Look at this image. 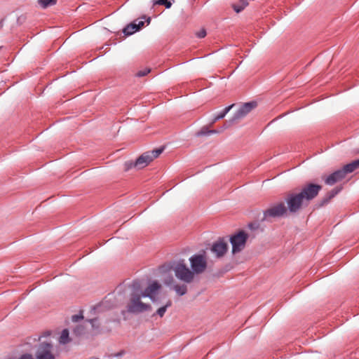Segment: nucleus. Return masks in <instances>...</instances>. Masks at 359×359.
Segmentation results:
<instances>
[{"label": "nucleus", "mask_w": 359, "mask_h": 359, "mask_svg": "<svg viewBox=\"0 0 359 359\" xmlns=\"http://www.w3.org/2000/svg\"><path fill=\"white\" fill-rule=\"evenodd\" d=\"M83 318V316L82 315V313H79V314H76V315H74L72 316V320L73 322H78L79 320H81Z\"/></svg>", "instance_id": "nucleus-30"}, {"label": "nucleus", "mask_w": 359, "mask_h": 359, "mask_svg": "<svg viewBox=\"0 0 359 359\" xmlns=\"http://www.w3.org/2000/svg\"><path fill=\"white\" fill-rule=\"evenodd\" d=\"M171 306H172V302H171V300L168 299L163 306L160 307L156 311V312L152 315V316L154 317L156 315H157L161 318L163 317L168 308L170 307Z\"/></svg>", "instance_id": "nucleus-15"}, {"label": "nucleus", "mask_w": 359, "mask_h": 359, "mask_svg": "<svg viewBox=\"0 0 359 359\" xmlns=\"http://www.w3.org/2000/svg\"><path fill=\"white\" fill-rule=\"evenodd\" d=\"M191 268L194 273H203L207 267V262L204 255H194L189 258Z\"/></svg>", "instance_id": "nucleus-8"}, {"label": "nucleus", "mask_w": 359, "mask_h": 359, "mask_svg": "<svg viewBox=\"0 0 359 359\" xmlns=\"http://www.w3.org/2000/svg\"><path fill=\"white\" fill-rule=\"evenodd\" d=\"M248 238V235L244 231H239L230 236L229 241L233 255L241 252L245 248Z\"/></svg>", "instance_id": "nucleus-6"}, {"label": "nucleus", "mask_w": 359, "mask_h": 359, "mask_svg": "<svg viewBox=\"0 0 359 359\" xmlns=\"http://www.w3.org/2000/svg\"><path fill=\"white\" fill-rule=\"evenodd\" d=\"M355 168V170L359 168V158L357 159V160H355L353 161H352Z\"/></svg>", "instance_id": "nucleus-33"}, {"label": "nucleus", "mask_w": 359, "mask_h": 359, "mask_svg": "<svg viewBox=\"0 0 359 359\" xmlns=\"http://www.w3.org/2000/svg\"><path fill=\"white\" fill-rule=\"evenodd\" d=\"M164 148L163 147H161V148H158V149H154L151 151H149L150 152V154L151 155L152 157V161L157 158L163 151Z\"/></svg>", "instance_id": "nucleus-26"}, {"label": "nucleus", "mask_w": 359, "mask_h": 359, "mask_svg": "<svg viewBox=\"0 0 359 359\" xmlns=\"http://www.w3.org/2000/svg\"><path fill=\"white\" fill-rule=\"evenodd\" d=\"M342 172H344V175L346 176L348 173L353 172L355 170V168L353 163V162L345 165L342 168H341Z\"/></svg>", "instance_id": "nucleus-21"}, {"label": "nucleus", "mask_w": 359, "mask_h": 359, "mask_svg": "<svg viewBox=\"0 0 359 359\" xmlns=\"http://www.w3.org/2000/svg\"><path fill=\"white\" fill-rule=\"evenodd\" d=\"M86 332V328L83 325H76L74 330H73V333L76 336V337H81L82 336L83 334H84Z\"/></svg>", "instance_id": "nucleus-23"}, {"label": "nucleus", "mask_w": 359, "mask_h": 359, "mask_svg": "<svg viewBox=\"0 0 359 359\" xmlns=\"http://www.w3.org/2000/svg\"><path fill=\"white\" fill-rule=\"evenodd\" d=\"M233 106H234V104H233L228 107H226L222 111L219 112L217 114L215 115L212 120L211 123L212 124V123H215L216 121L224 118V116L226 115V114L231 109V108Z\"/></svg>", "instance_id": "nucleus-14"}, {"label": "nucleus", "mask_w": 359, "mask_h": 359, "mask_svg": "<svg viewBox=\"0 0 359 359\" xmlns=\"http://www.w3.org/2000/svg\"><path fill=\"white\" fill-rule=\"evenodd\" d=\"M257 105V102L251 101L243 104L233 114V116L224 125L223 128H226L233 124L235 122L244 118Z\"/></svg>", "instance_id": "nucleus-3"}, {"label": "nucleus", "mask_w": 359, "mask_h": 359, "mask_svg": "<svg viewBox=\"0 0 359 359\" xmlns=\"http://www.w3.org/2000/svg\"><path fill=\"white\" fill-rule=\"evenodd\" d=\"M86 321H88L89 323H90L91 326H92V328L93 330H97L99 328V323H98V320L97 318H93V319H89V320H87Z\"/></svg>", "instance_id": "nucleus-27"}, {"label": "nucleus", "mask_w": 359, "mask_h": 359, "mask_svg": "<svg viewBox=\"0 0 359 359\" xmlns=\"http://www.w3.org/2000/svg\"><path fill=\"white\" fill-rule=\"evenodd\" d=\"M219 131L217 130H209L207 126L203 127L199 131L196 133V136H208L212 134L218 133Z\"/></svg>", "instance_id": "nucleus-17"}, {"label": "nucleus", "mask_w": 359, "mask_h": 359, "mask_svg": "<svg viewBox=\"0 0 359 359\" xmlns=\"http://www.w3.org/2000/svg\"><path fill=\"white\" fill-rule=\"evenodd\" d=\"M287 209L283 203H278L264 210L263 212V221H267L269 218L280 217L287 214Z\"/></svg>", "instance_id": "nucleus-7"}, {"label": "nucleus", "mask_w": 359, "mask_h": 359, "mask_svg": "<svg viewBox=\"0 0 359 359\" xmlns=\"http://www.w3.org/2000/svg\"><path fill=\"white\" fill-rule=\"evenodd\" d=\"M154 5H162L166 8H170L172 6V3L169 0H153Z\"/></svg>", "instance_id": "nucleus-24"}, {"label": "nucleus", "mask_w": 359, "mask_h": 359, "mask_svg": "<svg viewBox=\"0 0 359 359\" xmlns=\"http://www.w3.org/2000/svg\"><path fill=\"white\" fill-rule=\"evenodd\" d=\"M172 289L176 292V293L179 296H183L187 292V286L184 284L179 285L176 284L174 285L172 287Z\"/></svg>", "instance_id": "nucleus-18"}, {"label": "nucleus", "mask_w": 359, "mask_h": 359, "mask_svg": "<svg viewBox=\"0 0 359 359\" xmlns=\"http://www.w3.org/2000/svg\"><path fill=\"white\" fill-rule=\"evenodd\" d=\"M53 346L50 343H41L36 352V359H55L53 353ZM19 359H34L32 355L26 353L23 354Z\"/></svg>", "instance_id": "nucleus-4"}, {"label": "nucleus", "mask_w": 359, "mask_h": 359, "mask_svg": "<svg viewBox=\"0 0 359 359\" xmlns=\"http://www.w3.org/2000/svg\"><path fill=\"white\" fill-rule=\"evenodd\" d=\"M248 3L247 0H240L238 4H233L232 5L233 9L236 13L241 12L247 6Z\"/></svg>", "instance_id": "nucleus-19"}, {"label": "nucleus", "mask_w": 359, "mask_h": 359, "mask_svg": "<svg viewBox=\"0 0 359 359\" xmlns=\"http://www.w3.org/2000/svg\"><path fill=\"white\" fill-rule=\"evenodd\" d=\"M130 287H132L133 292L132 293L139 294L138 292H142L141 290V283L139 280H135L133 281Z\"/></svg>", "instance_id": "nucleus-22"}, {"label": "nucleus", "mask_w": 359, "mask_h": 359, "mask_svg": "<svg viewBox=\"0 0 359 359\" xmlns=\"http://www.w3.org/2000/svg\"><path fill=\"white\" fill-rule=\"evenodd\" d=\"M171 268H173L175 275L179 280L186 283H190L193 281L194 273L185 264L184 260L180 259L176 263L173 262L172 265L168 267V269Z\"/></svg>", "instance_id": "nucleus-2"}, {"label": "nucleus", "mask_w": 359, "mask_h": 359, "mask_svg": "<svg viewBox=\"0 0 359 359\" xmlns=\"http://www.w3.org/2000/svg\"><path fill=\"white\" fill-rule=\"evenodd\" d=\"M152 157L149 151L142 154L135 161L136 168L140 170L148 165L152 161Z\"/></svg>", "instance_id": "nucleus-12"}, {"label": "nucleus", "mask_w": 359, "mask_h": 359, "mask_svg": "<svg viewBox=\"0 0 359 359\" xmlns=\"http://www.w3.org/2000/svg\"><path fill=\"white\" fill-rule=\"evenodd\" d=\"M72 341L71 338L69 337V330L67 329H64L59 338V343L60 344H67L69 343Z\"/></svg>", "instance_id": "nucleus-16"}, {"label": "nucleus", "mask_w": 359, "mask_h": 359, "mask_svg": "<svg viewBox=\"0 0 359 359\" xmlns=\"http://www.w3.org/2000/svg\"><path fill=\"white\" fill-rule=\"evenodd\" d=\"M322 189V186L314 183H307L302 186L299 193L289 194L286 198L288 210L290 212H298L304 202L314 199Z\"/></svg>", "instance_id": "nucleus-1"}, {"label": "nucleus", "mask_w": 359, "mask_h": 359, "mask_svg": "<svg viewBox=\"0 0 359 359\" xmlns=\"http://www.w3.org/2000/svg\"><path fill=\"white\" fill-rule=\"evenodd\" d=\"M161 288V284L157 281H153L149 285L141 292L142 297H148L154 304L158 303L156 294Z\"/></svg>", "instance_id": "nucleus-10"}, {"label": "nucleus", "mask_w": 359, "mask_h": 359, "mask_svg": "<svg viewBox=\"0 0 359 359\" xmlns=\"http://www.w3.org/2000/svg\"><path fill=\"white\" fill-rule=\"evenodd\" d=\"M57 0H38V4L42 8H46L57 4Z\"/></svg>", "instance_id": "nucleus-20"}, {"label": "nucleus", "mask_w": 359, "mask_h": 359, "mask_svg": "<svg viewBox=\"0 0 359 359\" xmlns=\"http://www.w3.org/2000/svg\"><path fill=\"white\" fill-rule=\"evenodd\" d=\"M150 72V69H146L144 70H141L137 72L136 76L138 77H142L146 76L148 73Z\"/></svg>", "instance_id": "nucleus-29"}, {"label": "nucleus", "mask_w": 359, "mask_h": 359, "mask_svg": "<svg viewBox=\"0 0 359 359\" xmlns=\"http://www.w3.org/2000/svg\"><path fill=\"white\" fill-rule=\"evenodd\" d=\"M141 297H142V294L131 293L130 301L127 306V310L129 313H140L151 309L149 304L141 302Z\"/></svg>", "instance_id": "nucleus-5"}, {"label": "nucleus", "mask_w": 359, "mask_h": 359, "mask_svg": "<svg viewBox=\"0 0 359 359\" xmlns=\"http://www.w3.org/2000/svg\"><path fill=\"white\" fill-rule=\"evenodd\" d=\"M228 248V243L226 239L222 237L219 238L217 241L212 243L210 250L217 258H221L225 255Z\"/></svg>", "instance_id": "nucleus-9"}, {"label": "nucleus", "mask_w": 359, "mask_h": 359, "mask_svg": "<svg viewBox=\"0 0 359 359\" xmlns=\"http://www.w3.org/2000/svg\"><path fill=\"white\" fill-rule=\"evenodd\" d=\"M341 190V187H335L332 190H331L328 194V198H326L323 201L324 203H327L329 199L334 197L337 194H338Z\"/></svg>", "instance_id": "nucleus-25"}, {"label": "nucleus", "mask_w": 359, "mask_h": 359, "mask_svg": "<svg viewBox=\"0 0 359 359\" xmlns=\"http://www.w3.org/2000/svg\"><path fill=\"white\" fill-rule=\"evenodd\" d=\"M124 165H125L126 170H128L133 168H136V165H135V161H126Z\"/></svg>", "instance_id": "nucleus-28"}, {"label": "nucleus", "mask_w": 359, "mask_h": 359, "mask_svg": "<svg viewBox=\"0 0 359 359\" xmlns=\"http://www.w3.org/2000/svg\"><path fill=\"white\" fill-rule=\"evenodd\" d=\"M196 36L198 38L202 39L206 36V31L204 29H201L199 32L196 33Z\"/></svg>", "instance_id": "nucleus-31"}, {"label": "nucleus", "mask_w": 359, "mask_h": 359, "mask_svg": "<svg viewBox=\"0 0 359 359\" xmlns=\"http://www.w3.org/2000/svg\"><path fill=\"white\" fill-rule=\"evenodd\" d=\"M345 178V175H344V172L341 169H339L330 175H329L325 179V183L327 185H334L336 182L343 180Z\"/></svg>", "instance_id": "nucleus-13"}, {"label": "nucleus", "mask_w": 359, "mask_h": 359, "mask_svg": "<svg viewBox=\"0 0 359 359\" xmlns=\"http://www.w3.org/2000/svg\"><path fill=\"white\" fill-rule=\"evenodd\" d=\"M144 21L135 20L126 26L123 29V32L126 36L132 35L133 34L139 31L144 26Z\"/></svg>", "instance_id": "nucleus-11"}, {"label": "nucleus", "mask_w": 359, "mask_h": 359, "mask_svg": "<svg viewBox=\"0 0 359 359\" xmlns=\"http://www.w3.org/2000/svg\"><path fill=\"white\" fill-rule=\"evenodd\" d=\"M248 227L250 229H255L256 228L258 227V225L257 224H252V223H250L248 224Z\"/></svg>", "instance_id": "nucleus-32"}]
</instances>
